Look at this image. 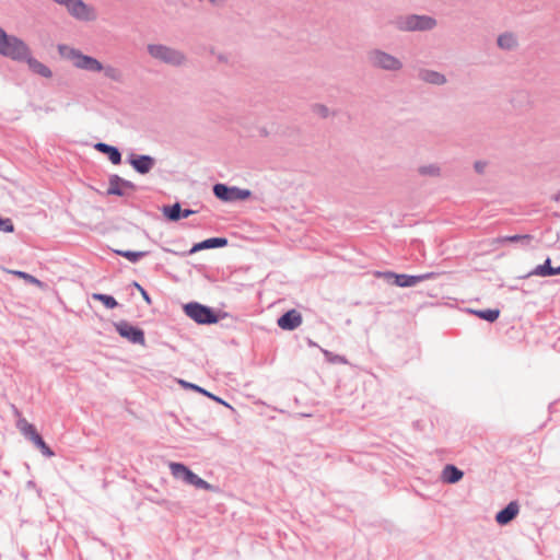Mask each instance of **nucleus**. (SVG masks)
Instances as JSON below:
<instances>
[{
    "label": "nucleus",
    "mask_w": 560,
    "mask_h": 560,
    "mask_svg": "<svg viewBox=\"0 0 560 560\" xmlns=\"http://www.w3.org/2000/svg\"><path fill=\"white\" fill-rule=\"evenodd\" d=\"M370 65L376 69L385 71H400L404 67L402 61L382 49H372L368 52Z\"/></svg>",
    "instance_id": "423d86ee"
},
{
    "label": "nucleus",
    "mask_w": 560,
    "mask_h": 560,
    "mask_svg": "<svg viewBox=\"0 0 560 560\" xmlns=\"http://www.w3.org/2000/svg\"><path fill=\"white\" fill-rule=\"evenodd\" d=\"M479 318L485 319L489 323L497 320L500 316V311L498 308H488L480 310L474 312Z\"/></svg>",
    "instance_id": "b1692460"
},
{
    "label": "nucleus",
    "mask_w": 560,
    "mask_h": 560,
    "mask_svg": "<svg viewBox=\"0 0 560 560\" xmlns=\"http://www.w3.org/2000/svg\"><path fill=\"white\" fill-rule=\"evenodd\" d=\"M196 476H197V475H196L194 471H190V472H189V475H188V477H187V481H186L185 483H187V485H191V483L194 482V480H195Z\"/></svg>",
    "instance_id": "58836bf2"
},
{
    "label": "nucleus",
    "mask_w": 560,
    "mask_h": 560,
    "mask_svg": "<svg viewBox=\"0 0 560 560\" xmlns=\"http://www.w3.org/2000/svg\"><path fill=\"white\" fill-rule=\"evenodd\" d=\"M128 162L136 172L142 175L148 174L155 166V159L145 154H131Z\"/></svg>",
    "instance_id": "9b49d317"
},
{
    "label": "nucleus",
    "mask_w": 560,
    "mask_h": 560,
    "mask_svg": "<svg viewBox=\"0 0 560 560\" xmlns=\"http://www.w3.org/2000/svg\"><path fill=\"white\" fill-rule=\"evenodd\" d=\"M147 50L153 59L172 67H182L187 62V57L182 50L167 45L149 44Z\"/></svg>",
    "instance_id": "20e7f679"
},
{
    "label": "nucleus",
    "mask_w": 560,
    "mask_h": 560,
    "mask_svg": "<svg viewBox=\"0 0 560 560\" xmlns=\"http://www.w3.org/2000/svg\"><path fill=\"white\" fill-rule=\"evenodd\" d=\"M228 244V240L224 237H211L200 243L195 244L189 250L190 254L197 253L201 249L219 248Z\"/></svg>",
    "instance_id": "dca6fc26"
},
{
    "label": "nucleus",
    "mask_w": 560,
    "mask_h": 560,
    "mask_svg": "<svg viewBox=\"0 0 560 560\" xmlns=\"http://www.w3.org/2000/svg\"><path fill=\"white\" fill-rule=\"evenodd\" d=\"M184 311L188 317L198 324H214L218 322V316L212 308L197 302L186 304Z\"/></svg>",
    "instance_id": "0eeeda50"
},
{
    "label": "nucleus",
    "mask_w": 560,
    "mask_h": 560,
    "mask_svg": "<svg viewBox=\"0 0 560 560\" xmlns=\"http://www.w3.org/2000/svg\"><path fill=\"white\" fill-rule=\"evenodd\" d=\"M115 253L121 257H125L130 262H138L141 258L148 255V252H133V250H115Z\"/></svg>",
    "instance_id": "393cba45"
},
{
    "label": "nucleus",
    "mask_w": 560,
    "mask_h": 560,
    "mask_svg": "<svg viewBox=\"0 0 560 560\" xmlns=\"http://www.w3.org/2000/svg\"><path fill=\"white\" fill-rule=\"evenodd\" d=\"M191 486L196 487L197 489H202V490H207V491H215L217 490V488L214 486H212L208 481L203 480L198 475L196 476Z\"/></svg>",
    "instance_id": "7c9ffc66"
},
{
    "label": "nucleus",
    "mask_w": 560,
    "mask_h": 560,
    "mask_svg": "<svg viewBox=\"0 0 560 560\" xmlns=\"http://www.w3.org/2000/svg\"><path fill=\"white\" fill-rule=\"evenodd\" d=\"M497 44L503 50H514L518 46L517 37L512 32H505L498 36Z\"/></svg>",
    "instance_id": "f3484780"
},
{
    "label": "nucleus",
    "mask_w": 560,
    "mask_h": 560,
    "mask_svg": "<svg viewBox=\"0 0 560 560\" xmlns=\"http://www.w3.org/2000/svg\"><path fill=\"white\" fill-rule=\"evenodd\" d=\"M213 194L218 199L226 202L246 200L252 195L248 189H242L235 186L230 187L225 184H215L213 186Z\"/></svg>",
    "instance_id": "6e6552de"
},
{
    "label": "nucleus",
    "mask_w": 560,
    "mask_h": 560,
    "mask_svg": "<svg viewBox=\"0 0 560 560\" xmlns=\"http://www.w3.org/2000/svg\"><path fill=\"white\" fill-rule=\"evenodd\" d=\"M124 189H135V184L116 174L110 175L108 179L107 194L121 197L126 195Z\"/></svg>",
    "instance_id": "f8f14e48"
},
{
    "label": "nucleus",
    "mask_w": 560,
    "mask_h": 560,
    "mask_svg": "<svg viewBox=\"0 0 560 560\" xmlns=\"http://www.w3.org/2000/svg\"><path fill=\"white\" fill-rule=\"evenodd\" d=\"M19 428L21 432L24 434V436L32 442L35 440V436H39L38 432L36 431V428L33 424L28 423L26 420L20 421Z\"/></svg>",
    "instance_id": "4be33fe9"
},
{
    "label": "nucleus",
    "mask_w": 560,
    "mask_h": 560,
    "mask_svg": "<svg viewBox=\"0 0 560 560\" xmlns=\"http://www.w3.org/2000/svg\"><path fill=\"white\" fill-rule=\"evenodd\" d=\"M93 299L102 302L107 308H115L118 305L117 301L112 295L95 293L93 294Z\"/></svg>",
    "instance_id": "cd10ccee"
},
{
    "label": "nucleus",
    "mask_w": 560,
    "mask_h": 560,
    "mask_svg": "<svg viewBox=\"0 0 560 560\" xmlns=\"http://www.w3.org/2000/svg\"><path fill=\"white\" fill-rule=\"evenodd\" d=\"M560 275V266L552 269V276Z\"/></svg>",
    "instance_id": "a19ab883"
},
{
    "label": "nucleus",
    "mask_w": 560,
    "mask_h": 560,
    "mask_svg": "<svg viewBox=\"0 0 560 560\" xmlns=\"http://www.w3.org/2000/svg\"><path fill=\"white\" fill-rule=\"evenodd\" d=\"M195 211L190 209H185L180 211V219L182 218H188L189 215L194 214Z\"/></svg>",
    "instance_id": "4c0bfd02"
},
{
    "label": "nucleus",
    "mask_w": 560,
    "mask_h": 560,
    "mask_svg": "<svg viewBox=\"0 0 560 560\" xmlns=\"http://www.w3.org/2000/svg\"><path fill=\"white\" fill-rule=\"evenodd\" d=\"M324 354L325 357L330 361V362H346L345 359L342 357H339V355H335V357H331V353L327 350H324Z\"/></svg>",
    "instance_id": "c9c22d12"
},
{
    "label": "nucleus",
    "mask_w": 560,
    "mask_h": 560,
    "mask_svg": "<svg viewBox=\"0 0 560 560\" xmlns=\"http://www.w3.org/2000/svg\"><path fill=\"white\" fill-rule=\"evenodd\" d=\"M387 278H394V283L397 285V287H400V288H409V287H415L416 284L424 281V280H428V279H431L433 277V273L432 272H429V273H423V275H418V276H410V275H397V273H394V272H388L386 275Z\"/></svg>",
    "instance_id": "9d476101"
},
{
    "label": "nucleus",
    "mask_w": 560,
    "mask_h": 560,
    "mask_svg": "<svg viewBox=\"0 0 560 560\" xmlns=\"http://www.w3.org/2000/svg\"><path fill=\"white\" fill-rule=\"evenodd\" d=\"M180 211L182 208L179 203H174L164 208V214L171 221H178L180 219Z\"/></svg>",
    "instance_id": "bb28decb"
},
{
    "label": "nucleus",
    "mask_w": 560,
    "mask_h": 560,
    "mask_svg": "<svg viewBox=\"0 0 560 560\" xmlns=\"http://www.w3.org/2000/svg\"><path fill=\"white\" fill-rule=\"evenodd\" d=\"M464 476V472L454 465H446L442 471V480L446 483H456Z\"/></svg>",
    "instance_id": "6ab92c4d"
},
{
    "label": "nucleus",
    "mask_w": 560,
    "mask_h": 560,
    "mask_svg": "<svg viewBox=\"0 0 560 560\" xmlns=\"http://www.w3.org/2000/svg\"><path fill=\"white\" fill-rule=\"evenodd\" d=\"M487 166V163L486 162H482V161H477L475 164H474V167H475V171L479 174H482L485 168Z\"/></svg>",
    "instance_id": "e433bc0d"
},
{
    "label": "nucleus",
    "mask_w": 560,
    "mask_h": 560,
    "mask_svg": "<svg viewBox=\"0 0 560 560\" xmlns=\"http://www.w3.org/2000/svg\"><path fill=\"white\" fill-rule=\"evenodd\" d=\"M58 52L59 55L70 60L73 66L78 69H82L90 72H104V75L107 79H110L115 82H121L122 81V72L120 69L114 67V66H103L102 62H100L94 57L88 56L82 54L79 49L73 48L69 45H58Z\"/></svg>",
    "instance_id": "f03ea898"
},
{
    "label": "nucleus",
    "mask_w": 560,
    "mask_h": 560,
    "mask_svg": "<svg viewBox=\"0 0 560 560\" xmlns=\"http://www.w3.org/2000/svg\"><path fill=\"white\" fill-rule=\"evenodd\" d=\"M277 324L283 330H294L302 324V315L296 310H290L278 318Z\"/></svg>",
    "instance_id": "ddd939ff"
},
{
    "label": "nucleus",
    "mask_w": 560,
    "mask_h": 560,
    "mask_svg": "<svg viewBox=\"0 0 560 560\" xmlns=\"http://www.w3.org/2000/svg\"><path fill=\"white\" fill-rule=\"evenodd\" d=\"M0 231L11 233L14 231L12 221L8 218L3 219L0 217Z\"/></svg>",
    "instance_id": "473e14b6"
},
{
    "label": "nucleus",
    "mask_w": 560,
    "mask_h": 560,
    "mask_svg": "<svg viewBox=\"0 0 560 560\" xmlns=\"http://www.w3.org/2000/svg\"><path fill=\"white\" fill-rule=\"evenodd\" d=\"M133 285L139 290L140 294L142 295L144 301L148 304H151V299H150L148 292L138 282H133Z\"/></svg>",
    "instance_id": "f704fd0d"
},
{
    "label": "nucleus",
    "mask_w": 560,
    "mask_h": 560,
    "mask_svg": "<svg viewBox=\"0 0 560 560\" xmlns=\"http://www.w3.org/2000/svg\"><path fill=\"white\" fill-rule=\"evenodd\" d=\"M115 327L117 332L130 342L142 346L145 343L144 332L139 327L132 326L126 320L115 324Z\"/></svg>",
    "instance_id": "1a4fd4ad"
},
{
    "label": "nucleus",
    "mask_w": 560,
    "mask_h": 560,
    "mask_svg": "<svg viewBox=\"0 0 560 560\" xmlns=\"http://www.w3.org/2000/svg\"><path fill=\"white\" fill-rule=\"evenodd\" d=\"M418 173L421 176L438 177L441 175V167L435 163L421 165L418 168Z\"/></svg>",
    "instance_id": "5701e85b"
},
{
    "label": "nucleus",
    "mask_w": 560,
    "mask_h": 560,
    "mask_svg": "<svg viewBox=\"0 0 560 560\" xmlns=\"http://www.w3.org/2000/svg\"><path fill=\"white\" fill-rule=\"evenodd\" d=\"M550 264V258H547L542 265L535 267V269L529 275L538 277H551L553 267H551Z\"/></svg>",
    "instance_id": "412c9836"
},
{
    "label": "nucleus",
    "mask_w": 560,
    "mask_h": 560,
    "mask_svg": "<svg viewBox=\"0 0 560 560\" xmlns=\"http://www.w3.org/2000/svg\"><path fill=\"white\" fill-rule=\"evenodd\" d=\"M0 55L14 61H25L28 68L40 77L52 75L46 65L32 57L31 49L23 39L9 35L2 27H0Z\"/></svg>",
    "instance_id": "f257e3e1"
},
{
    "label": "nucleus",
    "mask_w": 560,
    "mask_h": 560,
    "mask_svg": "<svg viewBox=\"0 0 560 560\" xmlns=\"http://www.w3.org/2000/svg\"><path fill=\"white\" fill-rule=\"evenodd\" d=\"M55 3L66 8L69 15L82 22H92L96 20V10L86 4L83 0H52Z\"/></svg>",
    "instance_id": "39448f33"
},
{
    "label": "nucleus",
    "mask_w": 560,
    "mask_h": 560,
    "mask_svg": "<svg viewBox=\"0 0 560 560\" xmlns=\"http://www.w3.org/2000/svg\"><path fill=\"white\" fill-rule=\"evenodd\" d=\"M33 444L42 452V454L46 457H52L55 453L45 443L43 438L35 436V440L33 441Z\"/></svg>",
    "instance_id": "c85d7f7f"
},
{
    "label": "nucleus",
    "mask_w": 560,
    "mask_h": 560,
    "mask_svg": "<svg viewBox=\"0 0 560 560\" xmlns=\"http://www.w3.org/2000/svg\"><path fill=\"white\" fill-rule=\"evenodd\" d=\"M390 24L400 32H424L436 26V20L430 15L407 14L397 15Z\"/></svg>",
    "instance_id": "7ed1b4c3"
},
{
    "label": "nucleus",
    "mask_w": 560,
    "mask_h": 560,
    "mask_svg": "<svg viewBox=\"0 0 560 560\" xmlns=\"http://www.w3.org/2000/svg\"><path fill=\"white\" fill-rule=\"evenodd\" d=\"M532 240H533L532 235L524 234V235L503 236V237L499 238V242H501V243H505V242H511V243L521 242L523 245H529Z\"/></svg>",
    "instance_id": "a878e982"
},
{
    "label": "nucleus",
    "mask_w": 560,
    "mask_h": 560,
    "mask_svg": "<svg viewBox=\"0 0 560 560\" xmlns=\"http://www.w3.org/2000/svg\"><path fill=\"white\" fill-rule=\"evenodd\" d=\"M168 468L175 479L182 480L184 482L187 481V477L191 471L186 465L176 462H171L168 464Z\"/></svg>",
    "instance_id": "aec40b11"
},
{
    "label": "nucleus",
    "mask_w": 560,
    "mask_h": 560,
    "mask_svg": "<svg viewBox=\"0 0 560 560\" xmlns=\"http://www.w3.org/2000/svg\"><path fill=\"white\" fill-rule=\"evenodd\" d=\"M418 77L421 81L433 85H443L447 81L443 73L430 69H421Z\"/></svg>",
    "instance_id": "2eb2a0df"
},
{
    "label": "nucleus",
    "mask_w": 560,
    "mask_h": 560,
    "mask_svg": "<svg viewBox=\"0 0 560 560\" xmlns=\"http://www.w3.org/2000/svg\"><path fill=\"white\" fill-rule=\"evenodd\" d=\"M183 385L187 386V387H190L192 389H195L196 392H199V393H202L203 395L212 398L213 400L218 401V402H221L223 404V400L210 393H208L206 389L199 387L198 385H195V384H190V383H186V382H182Z\"/></svg>",
    "instance_id": "2f4dec72"
},
{
    "label": "nucleus",
    "mask_w": 560,
    "mask_h": 560,
    "mask_svg": "<svg viewBox=\"0 0 560 560\" xmlns=\"http://www.w3.org/2000/svg\"><path fill=\"white\" fill-rule=\"evenodd\" d=\"M518 512L520 506L517 502L512 501L504 509L497 513L495 521L500 525H506L516 517Z\"/></svg>",
    "instance_id": "4468645a"
},
{
    "label": "nucleus",
    "mask_w": 560,
    "mask_h": 560,
    "mask_svg": "<svg viewBox=\"0 0 560 560\" xmlns=\"http://www.w3.org/2000/svg\"><path fill=\"white\" fill-rule=\"evenodd\" d=\"M14 276L25 280L27 283H31V284H35L39 288H42L44 285V283L38 280L37 278H35L34 276L27 273V272H24V271H20V270H14V271H11Z\"/></svg>",
    "instance_id": "c756f323"
},
{
    "label": "nucleus",
    "mask_w": 560,
    "mask_h": 560,
    "mask_svg": "<svg viewBox=\"0 0 560 560\" xmlns=\"http://www.w3.org/2000/svg\"><path fill=\"white\" fill-rule=\"evenodd\" d=\"M313 112L317 115H319L323 118H326L329 116V108L326 105L323 104H316L313 106Z\"/></svg>",
    "instance_id": "72a5a7b5"
},
{
    "label": "nucleus",
    "mask_w": 560,
    "mask_h": 560,
    "mask_svg": "<svg viewBox=\"0 0 560 560\" xmlns=\"http://www.w3.org/2000/svg\"><path fill=\"white\" fill-rule=\"evenodd\" d=\"M95 149L104 154H107L109 161L117 165L121 162V153L116 147L109 145L104 142H98L95 144Z\"/></svg>",
    "instance_id": "a211bd4d"
},
{
    "label": "nucleus",
    "mask_w": 560,
    "mask_h": 560,
    "mask_svg": "<svg viewBox=\"0 0 560 560\" xmlns=\"http://www.w3.org/2000/svg\"><path fill=\"white\" fill-rule=\"evenodd\" d=\"M213 5H222L226 0H208Z\"/></svg>",
    "instance_id": "ea45409f"
}]
</instances>
